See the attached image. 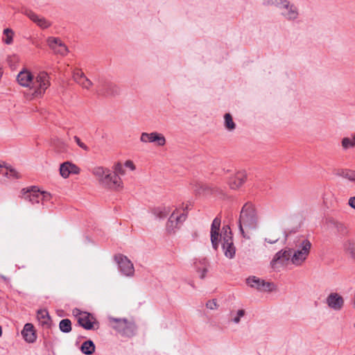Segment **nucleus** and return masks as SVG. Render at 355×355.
<instances>
[{"label": "nucleus", "mask_w": 355, "mask_h": 355, "mask_svg": "<svg viewBox=\"0 0 355 355\" xmlns=\"http://www.w3.org/2000/svg\"><path fill=\"white\" fill-rule=\"evenodd\" d=\"M59 329L63 333H69L71 331V322L69 319H63L59 323Z\"/></svg>", "instance_id": "32"}, {"label": "nucleus", "mask_w": 355, "mask_h": 355, "mask_svg": "<svg viewBox=\"0 0 355 355\" xmlns=\"http://www.w3.org/2000/svg\"><path fill=\"white\" fill-rule=\"evenodd\" d=\"M341 143L345 150L355 147V135H354L352 138L344 137Z\"/></svg>", "instance_id": "33"}, {"label": "nucleus", "mask_w": 355, "mask_h": 355, "mask_svg": "<svg viewBox=\"0 0 355 355\" xmlns=\"http://www.w3.org/2000/svg\"><path fill=\"white\" fill-rule=\"evenodd\" d=\"M17 82L23 87H29L31 94H26L29 100L41 98L50 86L49 76L45 71H40L33 76L28 70H23L17 77Z\"/></svg>", "instance_id": "1"}, {"label": "nucleus", "mask_w": 355, "mask_h": 355, "mask_svg": "<svg viewBox=\"0 0 355 355\" xmlns=\"http://www.w3.org/2000/svg\"><path fill=\"white\" fill-rule=\"evenodd\" d=\"M114 259L122 274L128 277L133 276L135 272L133 263L127 257L123 254H116L114 257Z\"/></svg>", "instance_id": "11"}, {"label": "nucleus", "mask_w": 355, "mask_h": 355, "mask_svg": "<svg viewBox=\"0 0 355 355\" xmlns=\"http://www.w3.org/2000/svg\"><path fill=\"white\" fill-rule=\"evenodd\" d=\"M2 335V329H1V327L0 326V336Z\"/></svg>", "instance_id": "46"}, {"label": "nucleus", "mask_w": 355, "mask_h": 355, "mask_svg": "<svg viewBox=\"0 0 355 355\" xmlns=\"http://www.w3.org/2000/svg\"><path fill=\"white\" fill-rule=\"evenodd\" d=\"M21 192L25 200H28L32 204L39 203L40 201L49 194L46 192H40L36 187H32L31 189H23Z\"/></svg>", "instance_id": "12"}, {"label": "nucleus", "mask_w": 355, "mask_h": 355, "mask_svg": "<svg viewBox=\"0 0 355 355\" xmlns=\"http://www.w3.org/2000/svg\"><path fill=\"white\" fill-rule=\"evenodd\" d=\"M73 139L80 148H81L82 149H83L85 151L89 150L88 146L87 145H85L83 142H82V141L80 140V139L78 137L74 136Z\"/></svg>", "instance_id": "38"}, {"label": "nucleus", "mask_w": 355, "mask_h": 355, "mask_svg": "<svg viewBox=\"0 0 355 355\" xmlns=\"http://www.w3.org/2000/svg\"><path fill=\"white\" fill-rule=\"evenodd\" d=\"M247 175L245 171H239L232 176L228 182L229 186L232 189H237L241 187L245 182Z\"/></svg>", "instance_id": "22"}, {"label": "nucleus", "mask_w": 355, "mask_h": 355, "mask_svg": "<svg viewBox=\"0 0 355 355\" xmlns=\"http://www.w3.org/2000/svg\"><path fill=\"white\" fill-rule=\"evenodd\" d=\"M113 170H114L113 173L114 174H116L118 176L123 175L125 173V171L123 165L119 162L114 164V166L113 167Z\"/></svg>", "instance_id": "36"}, {"label": "nucleus", "mask_w": 355, "mask_h": 355, "mask_svg": "<svg viewBox=\"0 0 355 355\" xmlns=\"http://www.w3.org/2000/svg\"><path fill=\"white\" fill-rule=\"evenodd\" d=\"M26 15L42 28H47L51 23L44 17H40L31 10L26 11Z\"/></svg>", "instance_id": "25"}, {"label": "nucleus", "mask_w": 355, "mask_h": 355, "mask_svg": "<svg viewBox=\"0 0 355 355\" xmlns=\"http://www.w3.org/2000/svg\"><path fill=\"white\" fill-rule=\"evenodd\" d=\"M352 304H353V307L355 309V293H354V300L352 302Z\"/></svg>", "instance_id": "45"}, {"label": "nucleus", "mask_w": 355, "mask_h": 355, "mask_svg": "<svg viewBox=\"0 0 355 355\" xmlns=\"http://www.w3.org/2000/svg\"><path fill=\"white\" fill-rule=\"evenodd\" d=\"M188 209V205H187L184 209Z\"/></svg>", "instance_id": "47"}, {"label": "nucleus", "mask_w": 355, "mask_h": 355, "mask_svg": "<svg viewBox=\"0 0 355 355\" xmlns=\"http://www.w3.org/2000/svg\"><path fill=\"white\" fill-rule=\"evenodd\" d=\"M221 223V220L218 217H216L212 221L211 226V242L212 247L214 250H217L218 247V237H219V229Z\"/></svg>", "instance_id": "20"}, {"label": "nucleus", "mask_w": 355, "mask_h": 355, "mask_svg": "<svg viewBox=\"0 0 355 355\" xmlns=\"http://www.w3.org/2000/svg\"><path fill=\"white\" fill-rule=\"evenodd\" d=\"M220 237L222 239V246L225 255L227 258H233L235 255L236 248L234 245L230 228L229 227H223Z\"/></svg>", "instance_id": "6"}, {"label": "nucleus", "mask_w": 355, "mask_h": 355, "mask_svg": "<svg viewBox=\"0 0 355 355\" xmlns=\"http://www.w3.org/2000/svg\"><path fill=\"white\" fill-rule=\"evenodd\" d=\"M279 9L282 15L288 20H294L298 17L297 8L288 0L283 1Z\"/></svg>", "instance_id": "17"}, {"label": "nucleus", "mask_w": 355, "mask_h": 355, "mask_svg": "<svg viewBox=\"0 0 355 355\" xmlns=\"http://www.w3.org/2000/svg\"><path fill=\"white\" fill-rule=\"evenodd\" d=\"M92 173L98 179L99 183L105 187L115 190L123 188L121 178L107 168L95 167L92 170Z\"/></svg>", "instance_id": "3"}, {"label": "nucleus", "mask_w": 355, "mask_h": 355, "mask_svg": "<svg viewBox=\"0 0 355 355\" xmlns=\"http://www.w3.org/2000/svg\"><path fill=\"white\" fill-rule=\"evenodd\" d=\"M140 141L143 143H154L157 146H164L166 144L165 137L157 132L141 133Z\"/></svg>", "instance_id": "13"}, {"label": "nucleus", "mask_w": 355, "mask_h": 355, "mask_svg": "<svg viewBox=\"0 0 355 355\" xmlns=\"http://www.w3.org/2000/svg\"><path fill=\"white\" fill-rule=\"evenodd\" d=\"M3 166L0 164V168H2Z\"/></svg>", "instance_id": "48"}, {"label": "nucleus", "mask_w": 355, "mask_h": 355, "mask_svg": "<svg viewBox=\"0 0 355 355\" xmlns=\"http://www.w3.org/2000/svg\"><path fill=\"white\" fill-rule=\"evenodd\" d=\"M340 176L351 182H355V171L344 170L340 173Z\"/></svg>", "instance_id": "34"}, {"label": "nucleus", "mask_w": 355, "mask_h": 355, "mask_svg": "<svg viewBox=\"0 0 355 355\" xmlns=\"http://www.w3.org/2000/svg\"><path fill=\"white\" fill-rule=\"evenodd\" d=\"M124 166L127 168H129L131 171H135L136 167L134 164L133 162L131 160H127L125 161Z\"/></svg>", "instance_id": "41"}, {"label": "nucleus", "mask_w": 355, "mask_h": 355, "mask_svg": "<svg viewBox=\"0 0 355 355\" xmlns=\"http://www.w3.org/2000/svg\"><path fill=\"white\" fill-rule=\"evenodd\" d=\"M114 322L113 328L116 329L122 336L132 337L135 335L137 327L134 322L128 321L126 319L113 318Z\"/></svg>", "instance_id": "7"}, {"label": "nucleus", "mask_w": 355, "mask_h": 355, "mask_svg": "<svg viewBox=\"0 0 355 355\" xmlns=\"http://www.w3.org/2000/svg\"><path fill=\"white\" fill-rule=\"evenodd\" d=\"M80 168L76 164L65 162L60 166V174L63 178H67L70 174H78Z\"/></svg>", "instance_id": "21"}, {"label": "nucleus", "mask_w": 355, "mask_h": 355, "mask_svg": "<svg viewBox=\"0 0 355 355\" xmlns=\"http://www.w3.org/2000/svg\"><path fill=\"white\" fill-rule=\"evenodd\" d=\"M73 78L83 89L89 90L93 85L92 81L80 69H76L73 71Z\"/></svg>", "instance_id": "19"}, {"label": "nucleus", "mask_w": 355, "mask_h": 355, "mask_svg": "<svg viewBox=\"0 0 355 355\" xmlns=\"http://www.w3.org/2000/svg\"><path fill=\"white\" fill-rule=\"evenodd\" d=\"M295 250L291 254V263L297 266H301L307 259L311 248V243L304 236L299 237L295 241Z\"/></svg>", "instance_id": "4"}, {"label": "nucleus", "mask_w": 355, "mask_h": 355, "mask_svg": "<svg viewBox=\"0 0 355 355\" xmlns=\"http://www.w3.org/2000/svg\"><path fill=\"white\" fill-rule=\"evenodd\" d=\"M258 226V216L254 206L246 202L242 207L239 215V231L244 238L250 239L252 232Z\"/></svg>", "instance_id": "2"}, {"label": "nucleus", "mask_w": 355, "mask_h": 355, "mask_svg": "<svg viewBox=\"0 0 355 355\" xmlns=\"http://www.w3.org/2000/svg\"><path fill=\"white\" fill-rule=\"evenodd\" d=\"M344 251L355 261V241H347L343 245Z\"/></svg>", "instance_id": "28"}, {"label": "nucleus", "mask_w": 355, "mask_h": 355, "mask_svg": "<svg viewBox=\"0 0 355 355\" xmlns=\"http://www.w3.org/2000/svg\"><path fill=\"white\" fill-rule=\"evenodd\" d=\"M21 335L24 340L29 343H34L37 338L34 327L31 323H26L24 325Z\"/></svg>", "instance_id": "23"}, {"label": "nucleus", "mask_w": 355, "mask_h": 355, "mask_svg": "<svg viewBox=\"0 0 355 355\" xmlns=\"http://www.w3.org/2000/svg\"><path fill=\"white\" fill-rule=\"evenodd\" d=\"M323 201L327 206H332L334 201V196L331 192H326L323 196Z\"/></svg>", "instance_id": "35"}, {"label": "nucleus", "mask_w": 355, "mask_h": 355, "mask_svg": "<svg viewBox=\"0 0 355 355\" xmlns=\"http://www.w3.org/2000/svg\"><path fill=\"white\" fill-rule=\"evenodd\" d=\"M193 265L196 271L200 274V279H204L208 271V260L206 258H200L195 260Z\"/></svg>", "instance_id": "24"}, {"label": "nucleus", "mask_w": 355, "mask_h": 355, "mask_svg": "<svg viewBox=\"0 0 355 355\" xmlns=\"http://www.w3.org/2000/svg\"><path fill=\"white\" fill-rule=\"evenodd\" d=\"M37 318L42 326H49L51 318L46 310H39L37 313Z\"/></svg>", "instance_id": "27"}, {"label": "nucleus", "mask_w": 355, "mask_h": 355, "mask_svg": "<svg viewBox=\"0 0 355 355\" xmlns=\"http://www.w3.org/2000/svg\"><path fill=\"white\" fill-rule=\"evenodd\" d=\"M76 311L77 313H76L75 315L77 317L78 323L80 327L86 330H91L98 328V322L91 313L88 312L80 311L78 309Z\"/></svg>", "instance_id": "9"}, {"label": "nucleus", "mask_w": 355, "mask_h": 355, "mask_svg": "<svg viewBox=\"0 0 355 355\" xmlns=\"http://www.w3.org/2000/svg\"><path fill=\"white\" fill-rule=\"evenodd\" d=\"M348 205L352 209H355V196L350 197L348 200Z\"/></svg>", "instance_id": "42"}, {"label": "nucleus", "mask_w": 355, "mask_h": 355, "mask_svg": "<svg viewBox=\"0 0 355 355\" xmlns=\"http://www.w3.org/2000/svg\"><path fill=\"white\" fill-rule=\"evenodd\" d=\"M355 355V354H354Z\"/></svg>", "instance_id": "49"}, {"label": "nucleus", "mask_w": 355, "mask_h": 355, "mask_svg": "<svg viewBox=\"0 0 355 355\" xmlns=\"http://www.w3.org/2000/svg\"><path fill=\"white\" fill-rule=\"evenodd\" d=\"M247 284L253 288L262 291H272L275 288L272 283L265 282L256 277H250L247 279Z\"/></svg>", "instance_id": "16"}, {"label": "nucleus", "mask_w": 355, "mask_h": 355, "mask_svg": "<svg viewBox=\"0 0 355 355\" xmlns=\"http://www.w3.org/2000/svg\"><path fill=\"white\" fill-rule=\"evenodd\" d=\"M187 217V214L182 213L180 215H177V209L174 210L167 221L166 230L168 232H173L175 229L180 227L186 220Z\"/></svg>", "instance_id": "14"}, {"label": "nucleus", "mask_w": 355, "mask_h": 355, "mask_svg": "<svg viewBox=\"0 0 355 355\" xmlns=\"http://www.w3.org/2000/svg\"><path fill=\"white\" fill-rule=\"evenodd\" d=\"M3 34L6 36V40H4L5 43L7 44H10L12 42V37L14 33L10 28H6L3 31Z\"/></svg>", "instance_id": "37"}, {"label": "nucleus", "mask_w": 355, "mask_h": 355, "mask_svg": "<svg viewBox=\"0 0 355 355\" xmlns=\"http://www.w3.org/2000/svg\"><path fill=\"white\" fill-rule=\"evenodd\" d=\"M278 240H279V238H278V237H277V238H275V239H268V238H266V239H265V241H266L267 243H270V244L275 243Z\"/></svg>", "instance_id": "44"}, {"label": "nucleus", "mask_w": 355, "mask_h": 355, "mask_svg": "<svg viewBox=\"0 0 355 355\" xmlns=\"http://www.w3.org/2000/svg\"><path fill=\"white\" fill-rule=\"evenodd\" d=\"M6 171L3 170L0 171V173H2L4 176H6L8 178L11 179H19L21 178L19 173L11 166H5Z\"/></svg>", "instance_id": "30"}, {"label": "nucleus", "mask_w": 355, "mask_h": 355, "mask_svg": "<svg viewBox=\"0 0 355 355\" xmlns=\"http://www.w3.org/2000/svg\"><path fill=\"white\" fill-rule=\"evenodd\" d=\"M191 185L192 189L197 194H213L219 196L220 198H224L225 196L224 191L217 187H209L198 182L191 183Z\"/></svg>", "instance_id": "10"}, {"label": "nucleus", "mask_w": 355, "mask_h": 355, "mask_svg": "<svg viewBox=\"0 0 355 355\" xmlns=\"http://www.w3.org/2000/svg\"><path fill=\"white\" fill-rule=\"evenodd\" d=\"M207 308L214 310L217 308V302L216 300H209L206 303Z\"/></svg>", "instance_id": "40"}, {"label": "nucleus", "mask_w": 355, "mask_h": 355, "mask_svg": "<svg viewBox=\"0 0 355 355\" xmlns=\"http://www.w3.org/2000/svg\"><path fill=\"white\" fill-rule=\"evenodd\" d=\"M95 345L91 340L85 341L81 345V352L87 355L92 354L95 352Z\"/></svg>", "instance_id": "29"}, {"label": "nucleus", "mask_w": 355, "mask_h": 355, "mask_svg": "<svg viewBox=\"0 0 355 355\" xmlns=\"http://www.w3.org/2000/svg\"><path fill=\"white\" fill-rule=\"evenodd\" d=\"M96 94L98 96L105 97L114 96L119 94V88L114 83L107 81L103 78L98 77L97 79Z\"/></svg>", "instance_id": "5"}, {"label": "nucleus", "mask_w": 355, "mask_h": 355, "mask_svg": "<svg viewBox=\"0 0 355 355\" xmlns=\"http://www.w3.org/2000/svg\"><path fill=\"white\" fill-rule=\"evenodd\" d=\"M292 249L282 250L278 251L272 259L270 265L274 270L286 266L289 261H291Z\"/></svg>", "instance_id": "8"}, {"label": "nucleus", "mask_w": 355, "mask_h": 355, "mask_svg": "<svg viewBox=\"0 0 355 355\" xmlns=\"http://www.w3.org/2000/svg\"><path fill=\"white\" fill-rule=\"evenodd\" d=\"M245 315V311L243 309H240L237 311L236 316L233 318V322L235 323H239L240 322V319Z\"/></svg>", "instance_id": "39"}, {"label": "nucleus", "mask_w": 355, "mask_h": 355, "mask_svg": "<svg viewBox=\"0 0 355 355\" xmlns=\"http://www.w3.org/2000/svg\"><path fill=\"white\" fill-rule=\"evenodd\" d=\"M49 47L55 53L62 55H67L68 49L58 37H49L47 40Z\"/></svg>", "instance_id": "18"}, {"label": "nucleus", "mask_w": 355, "mask_h": 355, "mask_svg": "<svg viewBox=\"0 0 355 355\" xmlns=\"http://www.w3.org/2000/svg\"><path fill=\"white\" fill-rule=\"evenodd\" d=\"M60 148L58 149V150H59L60 152H62V153H63V152H66V151H67V145H66L64 143H63V142H61V143L60 144Z\"/></svg>", "instance_id": "43"}, {"label": "nucleus", "mask_w": 355, "mask_h": 355, "mask_svg": "<svg viewBox=\"0 0 355 355\" xmlns=\"http://www.w3.org/2000/svg\"><path fill=\"white\" fill-rule=\"evenodd\" d=\"M327 306L334 311H340L345 304L344 298L338 293H330L325 300Z\"/></svg>", "instance_id": "15"}, {"label": "nucleus", "mask_w": 355, "mask_h": 355, "mask_svg": "<svg viewBox=\"0 0 355 355\" xmlns=\"http://www.w3.org/2000/svg\"><path fill=\"white\" fill-rule=\"evenodd\" d=\"M224 125L229 131H232L236 128V124L233 121L232 116L230 113L224 115Z\"/></svg>", "instance_id": "31"}, {"label": "nucleus", "mask_w": 355, "mask_h": 355, "mask_svg": "<svg viewBox=\"0 0 355 355\" xmlns=\"http://www.w3.org/2000/svg\"><path fill=\"white\" fill-rule=\"evenodd\" d=\"M171 212L170 207H158L152 210L155 216L159 219L165 218Z\"/></svg>", "instance_id": "26"}]
</instances>
